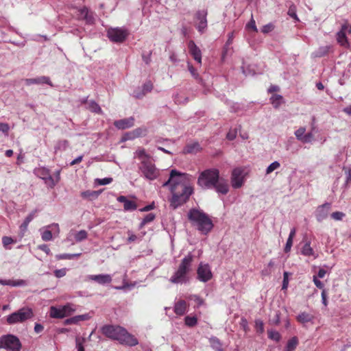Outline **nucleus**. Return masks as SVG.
Segmentation results:
<instances>
[{
    "label": "nucleus",
    "instance_id": "nucleus-1",
    "mask_svg": "<svg viewBox=\"0 0 351 351\" xmlns=\"http://www.w3.org/2000/svg\"><path fill=\"white\" fill-rule=\"evenodd\" d=\"M134 158L139 160L138 167L142 177L152 181L159 176L160 170L156 167L151 156L146 153L144 148H138L134 153Z\"/></svg>",
    "mask_w": 351,
    "mask_h": 351
},
{
    "label": "nucleus",
    "instance_id": "nucleus-2",
    "mask_svg": "<svg viewBox=\"0 0 351 351\" xmlns=\"http://www.w3.org/2000/svg\"><path fill=\"white\" fill-rule=\"evenodd\" d=\"M101 330L106 337L116 340L122 345L135 346L138 343V339L134 335L120 326L104 325Z\"/></svg>",
    "mask_w": 351,
    "mask_h": 351
},
{
    "label": "nucleus",
    "instance_id": "nucleus-3",
    "mask_svg": "<svg viewBox=\"0 0 351 351\" xmlns=\"http://www.w3.org/2000/svg\"><path fill=\"white\" fill-rule=\"evenodd\" d=\"M187 217L191 226L202 234L207 235L213 229L214 224L210 217L201 209H190Z\"/></svg>",
    "mask_w": 351,
    "mask_h": 351
},
{
    "label": "nucleus",
    "instance_id": "nucleus-4",
    "mask_svg": "<svg viewBox=\"0 0 351 351\" xmlns=\"http://www.w3.org/2000/svg\"><path fill=\"white\" fill-rule=\"evenodd\" d=\"M193 256L189 253L182 260L177 270L171 276L169 281L174 284H185L189 282V274L191 270Z\"/></svg>",
    "mask_w": 351,
    "mask_h": 351
},
{
    "label": "nucleus",
    "instance_id": "nucleus-5",
    "mask_svg": "<svg viewBox=\"0 0 351 351\" xmlns=\"http://www.w3.org/2000/svg\"><path fill=\"white\" fill-rule=\"evenodd\" d=\"M171 192L172 197L170 199V206L176 209L188 201L193 190L190 186L181 185L180 189L177 190L175 187H171Z\"/></svg>",
    "mask_w": 351,
    "mask_h": 351
},
{
    "label": "nucleus",
    "instance_id": "nucleus-6",
    "mask_svg": "<svg viewBox=\"0 0 351 351\" xmlns=\"http://www.w3.org/2000/svg\"><path fill=\"white\" fill-rule=\"evenodd\" d=\"M219 171L217 169H209L202 171L199 176L197 184L202 189H209L215 186L219 181Z\"/></svg>",
    "mask_w": 351,
    "mask_h": 351
},
{
    "label": "nucleus",
    "instance_id": "nucleus-7",
    "mask_svg": "<svg viewBox=\"0 0 351 351\" xmlns=\"http://www.w3.org/2000/svg\"><path fill=\"white\" fill-rule=\"evenodd\" d=\"M21 342L16 335L8 334L0 337V349L7 351H21Z\"/></svg>",
    "mask_w": 351,
    "mask_h": 351
},
{
    "label": "nucleus",
    "instance_id": "nucleus-8",
    "mask_svg": "<svg viewBox=\"0 0 351 351\" xmlns=\"http://www.w3.org/2000/svg\"><path fill=\"white\" fill-rule=\"evenodd\" d=\"M33 315L34 313L32 308L23 307L7 316L6 321L9 324H14L19 322H23L32 318Z\"/></svg>",
    "mask_w": 351,
    "mask_h": 351
},
{
    "label": "nucleus",
    "instance_id": "nucleus-9",
    "mask_svg": "<svg viewBox=\"0 0 351 351\" xmlns=\"http://www.w3.org/2000/svg\"><path fill=\"white\" fill-rule=\"evenodd\" d=\"M76 311L75 306L71 303H67L63 306H52L49 309V316L52 318L62 319L70 316Z\"/></svg>",
    "mask_w": 351,
    "mask_h": 351
},
{
    "label": "nucleus",
    "instance_id": "nucleus-10",
    "mask_svg": "<svg viewBox=\"0 0 351 351\" xmlns=\"http://www.w3.org/2000/svg\"><path fill=\"white\" fill-rule=\"evenodd\" d=\"M128 35V29L123 27L110 28L107 31V37L110 41L116 43L124 42Z\"/></svg>",
    "mask_w": 351,
    "mask_h": 351
},
{
    "label": "nucleus",
    "instance_id": "nucleus-11",
    "mask_svg": "<svg viewBox=\"0 0 351 351\" xmlns=\"http://www.w3.org/2000/svg\"><path fill=\"white\" fill-rule=\"evenodd\" d=\"M185 176V173H180L176 169H172L170 172L169 178L167 182H165L162 186H170V189L171 187H175L177 189H180V186L182 185L180 182H182L183 177Z\"/></svg>",
    "mask_w": 351,
    "mask_h": 351
},
{
    "label": "nucleus",
    "instance_id": "nucleus-12",
    "mask_svg": "<svg viewBox=\"0 0 351 351\" xmlns=\"http://www.w3.org/2000/svg\"><path fill=\"white\" fill-rule=\"evenodd\" d=\"M213 274L208 264L200 263L197 269V278L203 282L211 280Z\"/></svg>",
    "mask_w": 351,
    "mask_h": 351
},
{
    "label": "nucleus",
    "instance_id": "nucleus-13",
    "mask_svg": "<svg viewBox=\"0 0 351 351\" xmlns=\"http://www.w3.org/2000/svg\"><path fill=\"white\" fill-rule=\"evenodd\" d=\"M207 10H198L195 15V19L197 21L195 25L197 31L202 34L207 28Z\"/></svg>",
    "mask_w": 351,
    "mask_h": 351
},
{
    "label": "nucleus",
    "instance_id": "nucleus-14",
    "mask_svg": "<svg viewBox=\"0 0 351 351\" xmlns=\"http://www.w3.org/2000/svg\"><path fill=\"white\" fill-rule=\"evenodd\" d=\"M79 19L85 21L86 25H92L95 23V14L87 7L84 6L78 10Z\"/></svg>",
    "mask_w": 351,
    "mask_h": 351
},
{
    "label": "nucleus",
    "instance_id": "nucleus-15",
    "mask_svg": "<svg viewBox=\"0 0 351 351\" xmlns=\"http://www.w3.org/2000/svg\"><path fill=\"white\" fill-rule=\"evenodd\" d=\"M351 33V27L349 28L347 23L341 26V29L337 33V43L345 48L349 47V43L347 39L346 33Z\"/></svg>",
    "mask_w": 351,
    "mask_h": 351
},
{
    "label": "nucleus",
    "instance_id": "nucleus-16",
    "mask_svg": "<svg viewBox=\"0 0 351 351\" xmlns=\"http://www.w3.org/2000/svg\"><path fill=\"white\" fill-rule=\"evenodd\" d=\"M331 204L328 202H326L322 205L319 206L315 213V215L317 221L322 222L326 219L328 216Z\"/></svg>",
    "mask_w": 351,
    "mask_h": 351
},
{
    "label": "nucleus",
    "instance_id": "nucleus-17",
    "mask_svg": "<svg viewBox=\"0 0 351 351\" xmlns=\"http://www.w3.org/2000/svg\"><path fill=\"white\" fill-rule=\"evenodd\" d=\"M243 171L241 168H235L233 169L231 176V184L233 188L239 189L243 185Z\"/></svg>",
    "mask_w": 351,
    "mask_h": 351
},
{
    "label": "nucleus",
    "instance_id": "nucleus-18",
    "mask_svg": "<svg viewBox=\"0 0 351 351\" xmlns=\"http://www.w3.org/2000/svg\"><path fill=\"white\" fill-rule=\"evenodd\" d=\"M189 53L193 59L199 64H202V52L200 49L196 45L193 40H190L188 43Z\"/></svg>",
    "mask_w": 351,
    "mask_h": 351
},
{
    "label": "nucleus",
    "instance_id": "nucleus-19",
    "mask_svg": "<svg viewBox=\"0 0 351 351\" xmlns=\"http://www.w3.org/2000/svg\"><path fill=\"white\" fill-rule=\"evenodd\" d=\"M87 280H93L99 285L109 284L112 282V276L110 274L88 275Z\"/></svg>",
    "mask_w": 351,
    "mask_h": 351
},
{
    "label": "nucleus",
    "instance_id": "nucleus-20",
    "mask_svg": "<svg viewBox=\"0 0 351 351\" xmlns=\"http://www.w3.org/2000/svg\"><path fill=\"white\" fill-rule=\"evenodd\" d=\"M25 83L26 85L29 86L32 84H48L50 86H53V84L51 82V80L49 77L47 76H40L36 78H29L25 80Z\"/></svg>",
    "mask_w": 351,
    "mask_h": 351
},
{
    "label": "nucleus",
    "instance_id": "nucleus-21",
    "mask_svg": "<svg viewBox=\"0 0 351 351\" xmlns=\"http://www.w3.org/2000/svg\"><path fill=\"white\" fill-rule=\"evenodd\" d=\"M117 201L123 204V208L125 211H133L137 208L136 202L128 199L125 196L121 195L118 197Z\"/></svg>",
    "mask_w": 351,
    "mask_h": 351
},
{
    "label": "nucleus",
    "instance_id": "nucleus-22",
    "mask_svg": "<svg viewBox=\"0 0 351 351\" xmlns=\"http://www.w3.org/2000/svg\"><path fill=\"white\" fill-rule=\"evenodd\" d=\"M134 119L130 117L128 119H120L114 121V126L119 130L130 128L134 125Z\"/></svg>",
    "mask_w": 351,
    "mask_h": 351
},
{
    "label": "nucleus",
    "instance_id": "nucleus-23",
    "mask_svg": "<svg viewBox=\"0 0 351 351\" xmlns=\"http://www.w3.org/2000/svg\"><path fill=\"white\" fill-rule=\"evenodd\" d=\"M215 185V186H213V189H215V191L218 193H221L222 195H226L229 191V186H228V182L224 179L219 178V181H217V182H216V184Z\"/></svg>",
    "mask_w": 351,
    "mask_h": 351
},
{
    "label": "nucleus",
    "instance_id": "nucleus-24",
    "mask_svg": "<svg viewBox=\"0 0 351 351\" xmlns=\"http://www.w3.org/2000/svg\"><path fill=\"white\" fill-rule=\"evenodd\" d=\"M301 254L305 256H313L315 259L318 257L313 248L311 246V241H306L301 249Z\"/></svg>",
    "mask_w": 351,
    "mask_h": 351
},
{
    "label": "nucleus",
    "instance_id": "nucleus-25",
    "mask_svg": "<svg viewBox=\"0 0 351 351\" xmlns=\"http://www.w3.org/2000/svg\"><path fill=\"white\" fill-rule=\"evenodd\" d=\"M201 150V147L199 143L195 142L187 144L184 149L183 153L184 154H197Z\"/></svg>",
    "mask_w": 351,
    "mask_h": 351
},
{
    "label": "nucleus",
    "instance_id": "nucleus-26",
    "mask_svg": "<svg viewBox=\"0 0 351 351\" xmlns=\"http://www.w3.org/2000/svg\"><path fill=\"white\" fill-rule=\"evenodd\" d=\"M186 311V302L180 300L174 305V312L178 315H183Z\"/></svg>",
    "mask_w": 351,
    "mask_h": 351
},
{
    "label": "nucleus",
    "instance_id": "nucleus-27",
    "mask_svg": "<svg viewBox=\"0 0 351 351\" xmlns=\"http://www.w3.org/2000/svg\"><path fill=\"white\" fill-rule=\"evenodd\" d=\"M0 284L1 285H8L11 287H23L26 285V281L24 280H4L0 278Z\"/></svg>",
    "mask_w": 351,
    "mask_h": 351
},
{
    "label": "nucleus",
    "instance_id": "nucleus-28",
    "mask_svg": "<svg viewBox=\"0 0 351 351\" xmlns=\"http://www.w3.org/2000/svg\"><path fill=\"white\" fill-rule=\"evenodd\" d=\"M36 210L32 211L30 213L25 219L23 223L20 226V230L23 234L27 230V227L29 223L32 221V220L34 218L36 215Z\"/></svg>",
    "mask_w": 351,
    "mask_h": 351
},
{
    "label": "nucleus",
    "instance_id": "nucleus-29",
    "mask_svg": "<svg viewBox=\"0 0 351 351\" xmlns=\"http://www.w3.org/2000/svg\"><path fill=\"white\" fill-rule=\"evenodd\" d=\"M330 49V46H321L315 51L313 52L312 56L313 58H321L327 55Z\"/></svg>",
    "mask_w": 351,
    "mask_h": 351
},
{
    "label": "nucleus",
    "instance_id": "nucleus-30",
    "mask_svg": "<svg viewBox=\"0 0 351 351\" xmlns=\"http://www.w3.org/2000/svg\"><path fill=\"white\" fill-rule=\"evenodd\" d=\"M313 319V316L306 312H302L297 316V320L302 324L311 322Z\"/></svg>",
    "mask_w": 351,
    "mask_h": 351
},
{
    "label": "nucleus",
    "instance_id": "nucleus-31",
    "mask_svg": "<svg viewBox=\"0 0 351 351\" xmlns=\"http://www.w3.org/2000/svg\"><path fill=\"white\" fill-rule=\"evenodd\" d=\"M153 89V84L150 81L146 82L143 86V90L141 93H136L134 96L136 98H141L147 93H149Z\"/></svg>",
    "mask_w": 351,
    "mask_h": 351
},
{
    "label": "nucleus",
    "instance_id": "nucleus-32",
    "mask_svg": "<svg viewBox=\"0 0 351 351\" xmlns=\"http://www.w3.org/2000/svg\"><path fill=\"white\" fill-rule=\"evenodd\" d=\"M298 345V339L296 337H293L287 343L284 351H294Z\"/></svg>",
    "mask_w": 351,
    "mask_h": 351
},
{
    "label": "nucleus",
    "instance_id": "nucleus-33",
    "mask_svg": "<svg viewBox=\"0 0 351 351\" xmlns=\"http://www.w3.org/2000/svg\"><path fill=\"white\" fill-rule=\"evenodd\" d=\"M74 239L75 242H81L85 240L88 237V233L86 230H80L74 234Z\"/></svg>",
    "mask_w": 351,
    "mask_h": 351
},
{
    "label": "nucleus",
    "instance_id": "nucleus-34",
    "mask_svg": "<svg viewBox=\"0 0 351 351\" xmlns=\"http://www.w3.org/2000/svg\"><path fill=\"white\" fill-rule=\"evenodd\" d=\"M40 231H41V238L43 241H49L52 240V239H53L52 230H49L47 227L46 229H45L43 230H40Z\"/></svg>",
    "mask_w": 351,
    "mask_h": 351
},
{
    "label": "nucleus",
    "instance_id": "nucleus-35",
    "mask_svg": "<svg viewBox=\"0 0 351 351\" xmlns=\"http://www.w3.org/2000/svg\"><path fill=\"white\" fill-rule=\"evenodd\" d=\"M282 97L280 95H274L271 97L270 100L275 108H278L282 101Z\"/></svg>",
    "mask_w": 351,
    "mask_h": 351
},
{
    "label": "nucleus",
    "instance_id": "nucleus-36",
    "mask_svg": "<svg viewBox=\"0 0 351 351\" xmlns=\"http://www.w3.org/2000/svg\"><path fill=\"white\" fill-rule=\"evenodd\" d=\"M89 319L88 314H84L80 315H76L71 317L72 324H77L80 322L85 321Z\"/></svg>",
    "mask_w": 351,
    "mask_h": 351
},
{
    "label": "nucleus",
    "instance_id": "nucleus-37",
    "mask_svg": "<svg viewBox=\"0 0 351 351\" xmlns=\"http://www.w3.org/2000/svg\"><path fill=\"white\" fill-rule=\"evenodd\" d=\"M88 108L93 112H96L98 114H101L102 112V110L99 104L94 101H90L88 104Z\"/></svg>",
    "mask_w": 351,
    "mask_h": 351
},
{
    "label": "nucleus",
    "instance_id": "nucleus-38",
    "mask_svg": "<svg viewBox=\"0 0 351 351\" xmlns=\"http://www.w3.org/2000/svg\"><path fill=\"white\" fill-rule=\"evenodd\" d=\"M155 215L153 213L147 214L140 223V228H142L145 224L152 222L155 219Z\"/></svg>",
    "mask_w": 351,
    "mask_h": 351
},
{
    "label": "nucleus",
    "instance_id": "nucleus-39",
    "mask_svg": "<svg viewBox=\"0 0 351 351\" xmlns=\"http://www.w3.org/2000/svg\"><path fill=\"white\" fill-rule=\"evenodd\" d=\"M85 339L84 337H76L75 338V346L77 351H85L84 347V343Z\"/></svg>",
    "mask_w": 351,
    "mask_h": 351
},
{
    "label": "nucleus",
    "instance_id": "nucleus-40",
    "mask_svg": "<svg viewBox=\"0 0 351 351\" xmlns=\"http://www.w3.org/2000/svg\"><path fill=\"white\" fill-rule=\"evenodd\" d=\"M184 319L185 324L189 327L195 326L197 323V319L195 316H186Z\"/></svg>",
    "mask_w": 351,
    "mask_h": 351
},
{
    "label": "nucleus",
    "instance_id": "nucleus-41",
    "mask_svg": "<svg viewBox=\"0 0 351 351\" xmlns=\"http://www.w3.org/2000/svg\"><path fill=\"white\" fill-rule=\"evenodd\" d=\"M306 128L304 127H300L295 132V136L298 140L302 142L304 135H305Z\"/></svg>",
    "mask_w": 351,
    "mask_h": 351
},
{
    "label": "nucleus",
    "instance_id": "nucleus-42",
    "mask_svg": "<svg viewBox=\"0 0 351 351\" xmlns=\"http://www.w3.org/2000/svg\"><path fill=\"white\" fill-rule=\"evenodd\" d=\"M80 254H61L56 256L57 259H73L75 257H79Z\"/></svg>",
    "mask_w": 351,
    "mask_h": 351
},
{
    "label": "nucleus",
    "instance_id": "nucleus-43",
    "mask_svg": "<svg viewBox=\"0 0 351 351\" xmlns=\"http://www.w3.org/2000/svg\"><path fill=\"white\" fill-rule=\"evenodd\" d=\"M268 337L277 342L279 341L281 339L280 333L276 330L268 331Z\"/></svg>",
    "mask_w": 351,
    "mask_h": 351
},
{
    "label": "nucleus",
    "instance_id": "nucleus-44",
    "mask_svg": "<svg viewBox=\"0 0 351 351\" xmlns=\"http://www.w3.org/2000/svg\"><path fill=\"white\" fill-rule=\"evenodd\" d=\"M280 167V164L278 161H274L271 163L266 169V174H269L274 170L278 169Z\"/></svg>",
    "mask_w": 351,
    "mask_h": 351
},
{
    "label": "nucleus",
    "instance_id": "nucleus-45",
    "mask_svg": "<svg viewBox=\"0 0 351 351\" xmlns=\"http://www.w3.org/2000/svg\"><path fill=\"white\" fill-rule=\"evenodd\" d=\"M38 176L43 179L45 180V178H47L50 175L49 170L46 168H41L38 170Z\"/></svg>",
    "mask_w": 351,
    "mask_h": 351
},
{
    "label": "nucleus",
    "instance_id": "nucleus-46",
    "mask_svg": "<svg viewBox=\"0 0 351 351\" xmlns=\"http://www.w3.org/2000/svg\"><path fill=\"white\" fill-rule=\"evenodd\" d=\"M44 181L45 183L50 188H53L57 184V181H56L51 175H49L47 178H45Z\"/></svg>",
    "mask_w": 351,
    "mask_h": 351
},
{
    "label": "nucleus",
    "instance_id": "nucleus-47",
    "mask_svg": "<svg viewBox=\"0 0 351 351\" xmlns=\"http://www.w3.org/2000/svg\"><path fill=\"white\" fill-rule=\"evenodd\" d=\"M274 29V25L272 23H269L268 24H266L263 25L261 28V32L263 34H268L273 31Z\"/></svg>",
    "mask_w": 351,
    "mask_h": 351
},
{
    "label": "nucleus",
    "instance_id": "nucleus-48",
    "mask_svg": "<svg viewBox=\"0 0 351 351\" xmlns=\"http://www.w3.org/2000/svg\"><path fill=\"white\" fill-rule=\"evenodd\" d=\"M187 66H188V69H189L190 73L191 74V75L196 80L199 79V74L197 72V70L193 66V65L191 63L188 62Z\"/></svg>",
    "mask_w": 351,
    "mask_h": 351
},
{
    "label": "nucleus",
    "instance_id": "nucleus-49",
    "mask_svg": "<svg viewBox=\"0 0 351 351\" xmlns=\"http://www.w3.org/2000/svg\"><path fill=\"white\" fill-rule=\"evenodd\" d=\"M212 347L215 350V351H223L221 348L219 340L217 338L212 339Z\"/></svg>",
    "mask_w": 351,
    "mask_h": 351
},
{
    "label": "nucleus",
    "instance_id": "nucleus-50",
    "mask_svg": "<svg viewBox=\"0 0 351 351\" xmlns=\"http://www.w3.org/2000/svg\"><path fill=\"white\" fill-rule=\"evenodd\" d=\"M345 213L340 211H336L331 214V217L335 221H341L345 217Z\"/></svg>",
    "mask_w": 351,
    "mask_h": 351
},
{
    "label": "nucleus",
    "instance_id": "nucleus-51",
    "mask_svg": "<svg viewBox=\"0 0 351 351\" xmlns=\"http://www.w3.org/2000/svg\"><path fill=\"white\" fill-rule=\"evenodd\" d=\"M288 14L293 19L296 21H299L298 16L296 14V8L294 5H291L288 10Z\"/></svg>",
    "mask_w": 351,
    "mask_h": 351
},
{
    "label": "nucleus",
    "instance_id": "nucleus-52",
    "mask_svg": "<svg viewBox=\"0 0 351 351\" xmlns=\"http://www.w3.org/2000/svg\"><path fill=\"white\" fill-rule=\"evenodd\" d=\"M255 326H256V330L259 333H263V331H264V324H263V322L260 320V319H258V320H256L255 322Z\"/></svg>",
    "mask_w": 351,
    "mask_h": 351
},
{
    "label": "nucleus",
    "instance_id": "nucleus-53",
    "mask_svg": "<svg viewBox=\"0 0 351 351\" xmlns=\"http://www.w3.org/2000/svg\"><path fill=\"white\" fill-rule=\"evenodd\" d=\"M49 230H52V234H58L60 232L59 225L58 223H52L47 226Z\"/></svg>",
    "mask_w": 351,
    "mask_h": 351
},
{
    "label": "nucleus",
    "instance_id": "nucleus-54",
    "mask_svg": "<svg viewBox=\"0 0 351 351\" xmlns=\"http://www.w3.org/2000/svg\"><path fill=\"white\" fill-rule=\"evenodd\" d=\"M112 181V178H101V179L98 178L96 180V182L99 185H106V184L111 183Z\"/></svg>",
    "mask_w": 351,
    "mask_h": 351
},
{
    "label": "nucleus",
    "instance_id": "nucleus-55",
    "mask_svg": "<svg viewBox=\"0 0 351 351\" xmlns=\"http://www.w3.org/2000/svg\"><path fill=\"white\" fill-rule=\"evenodd\" d=\"M54 275L56 278H62L63 276H64L66 274V268H62V269H56L54 271Z\"/></svg>",
    "mask_w": 351,
    "mask_h": 351
},
{
    "label": "nucleus",
    "instance_id": "nucleus-56",
    "mask_svg": "<svg viewBox=\"0 0 351 351\" xmlns=\"http://www.w3.org/2000/svg\"><path fill=\"white\" fill-rule=\"evenodd\" d=\"M191 299L193 300L197 304V307H199L204 304V300L197 295L191 296Z\"/></svg>",
    "mask_w": 351,
    "mask_h": 351
},
{
    "label": "nucleus",
    "instance_id": "nucleus-57",
    "mask_svg": "<svg viewBox=\"0 0 351 351\" xmlns=\"http://www.w3.org/2000/svg\"><path fill=\"white\" fill-rule=\"evenodd\" d=\"M246 27L248 28V29H252V30H254L256 32H258V29H257L256 25V22H255V21H254V19H253L252 16L251 20L247 24Z\"/></svg>",
    "mask_w": 351,
    "mask_h": 351
},
{
    "label": "nucleus",
    "instance_id": "nucleus-58",
    "mask_svg": "<svg viewBox=\"0 0 351 351\" xmlns=\"http://www.w3.org/2000/svg\"><path fill=\"white\" fill-rule=\"evenodd\" d=\"M288 272L285 271L283 274L282 289H287L289 285Z\"/></svg>",
    "mask_w": 351,
    "mask_h": 351
},
{
    "label": "nucleus",
    "instance_id": "nucleus-59",
    "mask_svg": "<svg viewBox=\"0 0 351 351\" xmlns=\"http://www.w3.org/2000/svg\"><path fill=\"white\" fill-rule=\"evenodd\" d=\"M68 146H69V141L66 140L60 141L57 145V147L58 149L62 148L63 149H66L68 147Z\"/></svg>",
    "mask_w": 351,
    "mask_h": 351
},
{
    "label": "nucleus",
    "instance_id": "nucleus-60",
    "mask_svg": "<svg viewBox=\"0 0 351 351\" xmlns=\"http://www.w3.org/2000/svg\"><path fill=\"white\" fill-rule=\"evenodd\" d=\"M14 240L10 237H3L2 238V243L4 247H7L8 245L12 243Z\"/></svg>",
    "mask_w": 351,
    "mask_h": 351
},
{
    "label": "nucleus",
    "instance_id": "nucleus-61",
    "mask_svg": "<svg viewBox=\"0 0 351 351\" xmlns=\"http://www.w3.org/2000/svg\"><path fill=\"white\" fill-rule=\"evenodd\" d=\"M313 282L314 284L315 285V286L319 288V289H324V284L322 283V282H321L316 276H313Z\"/></svg>",
    "mask_w": 351,
    "mask_h": 351
},
{
    "label": "nucleus",
    "instance_id": "nucleus-62",
    "mask_svg": "<svg viewBox=\"0 0 351 351\" xmlns=\"http://www.w3.org/2000/svg\"><path fill=\"white\" fill-rule=\"evenodd\" d=\"M313 139V134L312 132H308L305 134L304 139L302 141L303 143H311Z\"/></svg>",
    "mask_w": 351,
    "mask_h": 351
},
{
    "label": "nucleus",
    "instance_id": "nucleus-63",
    "mask_svg": "<svg viewBox=\"0 0 351 351\" xmlns=\"http://www.w3.org/2000/svg\"><path fill=\"white\" fill-rule=\"evenodd\" d=\"M10 127L8 123H0V132L7 134L9 131Z\"/></svg>",
    "mask_w": 351,
    "mask_h": 351
},
{
    "label": "nucleus",
    "instance_id": "nucleus-64",
    "mask_svg": "<svg viewBox=\"0 0 351 351\" xmlns=\"http://www.w3.org/2000/svg\"><path fill=\"white\" fill-rule=\"evenodd\" d=\"M343 170L346 174V184L351 182V170L348 168L343 167Z\"/></svg>",
    "mask_w": 351,
    "mask_h": 351
}]
</instances>
